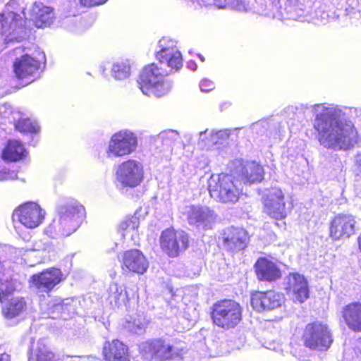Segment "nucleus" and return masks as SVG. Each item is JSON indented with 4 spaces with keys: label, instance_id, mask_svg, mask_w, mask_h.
<instances>
[{
    "label": "nucleus",
    "instance_id": "1",
    "mask_svg": "<svg viewBox=\"0 0 361 361\" xmlns=\"http://www.w3.org/2000/svg\"><path fill=\"white\" fill-rule=\"evenodd\" d=\"M311 109L314 115L313 128L316 137L324 148L334 151H347L355 147L359 141L358 132L353 123L344 118L343 109L335 105L301 104L290 106L286 113L295 114L297 118L303 116Z\"/></svg>",
    "mask_w": 361,
    "mask_h": 361
},
{
    "label": "nucleus",
    "instance_id": "2",
    "mask_svg": "<svg viewBox=\"0 0 361 361\" xmlns=\"http://www.w3.org/2000/svg\"><path fill=\"white\" fill-rule=\"evenodd\" d=\"M54 19L53 9L42 3L35 2L26 13L23 0H11L0 14V51L26 37V20L43 28L51 25Z\"/></svg>",
    "mask_w": 361,
    "mask_h": 361
},
{
    "label": "nucleus",
    "instance_id": "3",
    "mask_svg": "<svg viewBox=\"0 0 361 361\" xmlns=\"http://www.w3.org/2000/svg\"><path fill=\"white\" fill-rule=\"evenodd\" d=\"M56 212V217L45 229L51 238L69 236L78 230L85 216V207L73 199L61 202Z\"/></svg>",
    "mask_w": 361,
    "mask_h": 361
},
{
    "label": "nucleus",
    "instance_id": "4",
    "mask_svg": "<svg viewBox=\"0 0 361 361\" xmlns=\"http://www.w3.org/2000/svg\"><path fill=\"white\" fill-rule=\"evenodd\" d=\"M168 74L163 67L154 63L145 67L137 81L140 90L147 96L161 97L167 94L172 88V82L165 78Z\"/></svg>",
    "mask_w": 361,
    "mask_h": 361
},
{
    "label": "nucleus",
    "instance_id": "5",
    "mask_svg": "<svg viewBox=\"0 0 361 361\" xmlns=\"http://www.w3.org/2000/svg\"><path fill=\"white\" fill-rule=\"evenodd\" d=\"M212 198L222 203H235L242 192L241 181L229 174H212L208 180Z\"/></svg>",
    "mask_w": 361,
    "mask_h": 361
},
{
    "label": "nucleus",
    "instance_id": "6",
    "mask_svg": "<svg viewBox=\"0 0 361 361\" xmlns=\"http://www.w3.org/2000/svg\"><path fill=\"white\" fill-rule=\"evenodd\" d=\"M24 49L19 47L13 49L16 55H20L16 58L13 63V71L15 76L20 80H27L30 83L34 81L39 75V70L42 61L45 60L43 52L39 54L40 58H35L27 53L24 52Z\"/></svg>",
    "mask_w": 361,
    "mask_h": 361
},
{
    "label": "nucleus",
    "instance_id": "7",
    "mask_svg": "<svg viewBox=\"0 0 361 361\" xmlns=\"http://www.w3.org/2000/svg\"><path fill=\"white\" fill-rule=\"evenodd\" d=\"M212 318L214 324L223 329L235 327L242 319V307L233 300H224L214 305Z\"/></svg>",
    "mask_w": 361,
    "mask_h": 361
},
{
    "label": "nucleus",
    "instance_id": "8",
    "mask_svg": "<svg viewBox=\"0 0 361 361\" xmlns=\"http://www.w3.org/2000/svg\"><path fill=\"white\" fill-rule=\"evenodd\" d=\"M137 147V135L130 130H121L111 137L106 154L111 159L123 157L133 153Z\"/></svg>",
    "mask_w": 361,
    "mask_h": 361
},
{
    "label": "nucleus",
    "instance_id": "9",
    "mask_svg": "<svg viewBox=\"0 0 361 361\" xmlns=\"http://www.w3.org/2000/svg\"><path fill=\"white\" fill-rule=\"evenodd\" d=\"M145 177L142 163L130 159L121 162L116 170V182L123 188H135L141 184Z\"/></svg>",
    "mask_w": 361,
    "mask_h": 361
},
{
    "label": "nucleus",
    "instance_id": "10",
    "mask_svg": "<svg viewBox=\"0 0 361 361\" xmlns=\"http://www.w3.org/2000/svg\"><path fill=\"white\" fill-rule=\"evenodd\" d=\"M302 338L306 347L318 350H327L333 341L328 326L318 322L305 326Z\"/></svg>",
    "mask_w": 361,
    "mask_h": 361
},
{
    "label": "nucleus",
    "instance_id": "11",
    "mask_svg": "<svg viewBox=\"0 0 361 361\" xmlns=\"http://www.w3.org/2000/svg\"><path fill=\"white\" fill-rule=\"evenodd\" d=\"M263 204L264 213L278 220L286 218L291 209V204L279 188H272L267 191L263 197Z\"/></svg>",
    "mask_w": 361,
    "mask_h": 361
},
{
    "label": "nucleus",
    "instance_id": "12",
    "mask_svg": "<svg viewBox=\"0 0 361 361\" xmlns=\"http://www.w3.org/2000/svg\"><path fill=\"white\" fill-rule=\"evenodd\" d=\"M160 246L164 252L170 257H176L188 247V235L183 231L167 228L160 236Z\"/></svg>",
    "mask_w": 361,
    "mask_h": 361
},
{
    "label": "nucleus",
    "instance_id": "13",
    "mask_svg": "<svg viewBox=\"0 0 361 361\" xmlns=\"http://www.w3.org/2000/svg\"><path fill=\"white\" fill-rule=\"evenodd\" d=\"M45 212L33 202H26L18 207L13 212V217L28 228L38 227L44 221Z\"/></svg>",
    "mask_w": 361,
    "mask_h": 361
},
{
    "label": "nucleus",
    "instance_id": "14",
    "mask_svg": "<svg viewBox=\"0 0 361 361\" xmlns=\"http://www.w3.org/2000/svg\"><path fill=\"white\" fill-rule=\"evenodd\" d=\"M78 303L77 299L54 298L47 302L41 303L42 314L47 317L56 319L61 317L64 319L75 313L74 307Z\"/></svg>",
    "mask_w": 361,
    "mask_h": 361
},
{
    "label": "nucleus",
    "instance_id": "15",
    "mask_svg": "<svg viewBox=\"0 0 361 361\" xmlns=\"http://www.w3.org/2000/svg\"><path fill=\"white\" fill-rule=\"evenodd\" d=\"M185 214L188 224L199 231L211 229L216 217L213 210L204 206L190 205Z\"/></svg>",
    "mask_w": 361,
    "mask_h": 361
},
{
    "label": "nucleus",
    "instance_id": "16",
    "mask_svg": "<svg viewBox=\"0 0 361 361\" xmlns=\"http://www.w3.org/2000/svg\"><path fill=\"white\" fill-rule=\"evenodd\" d=\"M356 219L351 214H340L331 221L329 236L334 240L348 238L356 232Z\"/></svg>",
    "mask_w": 361,
    "mask_h": 361
},
{
    "label": "nucleus",
    "instance_id": "17",
    "mask_svg": "<svg viewBox=\"0 0 361 361\" xmlns=\"http://www.w3.org/2000/svg\"><path fill=\"white\" fill-rule=\"evenodd\" d=\"M286 293L295 302H304L309 298V288L306 279L298 273H290L283 281Z\"/></svg>",
    "mask_w": 361,
    "mask_h": 361
},
{
    "label": "nucleus",
    "instance_id": "18",
    "mask_svg": "<svg viewBox=\"0 0 361 361\" xmlns=\"http://www.w3.org/2000/svg\"><path fill=\"white\" fill-rule=\"evenodd\" d=\"M283 302V295L274 290L257 291L251 295V305L257 312L274 310L280 307Z\"/></svg>",
    "mask_w": 361,
    "mask_h": 361
},
{
    "label": "nucleus",
    "instance_id": "19",
    "mask_svg": "<svg viewBox=\"0 0 361 361\" xmlns=\"http://www.w3.org/2000/svg\"><path fill=\"white\" fill-rule=\"evenodd\" d=\"M62 280V273L59 269H47L39 274L31 276V286L39 292L48 293Z\"/></svg>",
    "mask_w": 361,
    "mask_h": 361
},
{
    "label": "nucleus",
    "instance_id": "20",
    "mask_svg": "<svg viewBox=\"0 0 361 361\" xmlns=\"http://www.w3.org/2000/svg\"><path fill=\"white\" fill-rule=\"evenodd\" d=\"M122 268L137 274H145L148 267L149 262L142 252L138 250H129L122 255Z\"/></svg>",
    "mask_w": 361,
    "mask_h": 361
},
{
    "label": "nucleus",
    "instance_id": "21",
    "mask_svg": "<svg viewBox=\"0 0 361 361\" xmlns=\"http://www.w3.org/2000/svg\"><path fill=\"white\" fill-rule=\"evenodd\" d=\"M27 309V303L23 297H13L2 303V314L10 325L18 323Z\"/></svg>",
    "mask_w": 361,
    "mask_h": 361
},
{
    "label": "nucleus",
    "instance_id": "22",
    "mask_svg": "<svg viewBox=\"0 0 361 361\" xmlns=\"http://www.w3.org/2000/svg\"><path fill=\"white\" fill-rule=\"evenodd\" d=\"M221 239L225 249L230 251H238L246 247L248 237L245 230L232 227L224 231Z\"/></svg>",
    "mask_w": 361,
    "mask_h": 361
},
{
    "label": "nucleus",
    "instance_id": "23",
    "mask_svg": "<svg viewBox=\"0 0 361 361\" xmlns=\"http://www.w3.org/2000/svg\"><path fill=\"white\" fill-rule=\"evenodd\" d=\"M341 314L350 330L361 332V302H353L345 305L342 309Z\"/></svg>",
    "mask_w": 361,
    "mask_h": 361
},
{
    "label": "nucleus",
    "instance_id": "24",
    "mask_svg": "<svg viewBox=\"0 0 361 361\" xmlns=\"http://www.w3.org/2000/svg\"><path fill=\"white\" fill-rule=\"evenodd\" d=\"M27 155L24 144L17 140H8L1 152V158L9 164L23 160Z\"/></svg>",
    "mask_w": 361,
    "mask_h": 361
},
{
    "label": "nucleus",
    "instance_id": "25",
    "mask_svg": "<svg viewBox=\"0 0 361 361\" xmlns=\"http://www.w3.org/2000/svg\"><path fill=\"white\" fill-rule=\"evenodd\" d=\"M195 8L209 7L212 4L218 8L231 7L240 11H247L251 6L245 0H188Z\"/></svg>",
    "mask_w": 361,
    "mask_h": 361
},
{
    "label": "nucleus",
    "instance_id": "26",
    "mask_svg": "<svg viewBox=\"0 0 361 361\" xmlns=\"http://www.w3.org/2000/svg\"><path fill=\"white\" fill-rule=\"evenodd\" d=\"M255 271L260 281H274L281 276V271L276 264L266 258H260L257 261Z\"/></svg>",
    "mask_w": 361,
    "mask_h": 361
},
{
    "label": "nucleus",
    "instance_id": "27",
    "mask_svg": "<svg viewBox=\"0 0 361 361\" xmlns=\"http://www.w3.org/2000/svg\"><path fill=\"white\" fill-rule=\"evenodd\" d=\"M103 353L105 358L109 361H128V353L126 345L118 340L106 342Z\"/></svg>",
    "mask_w": 361,
    "mask_h": 361
},
{
    "label": "nucleus",
    "instance_id": "28",
    "mask_svg": "<svg viewBox=\"0 0 361 361\" xmlns=\"http://www.w3.org/2000/svg\"><path fill=\"white\" fill-rule=\"evenodd\" d=\"M241 178V183H253L260 182L263 179V168L255 161H247L242 164L239 171Z\"/></svg>",
    "mask_w": 361,
    "mask_h": 361
},
{
    "label": "nucleus",
    "instance_id": "29",
    "mask_svg": "<svg viewBox=\"0 0 361 361\" xmlns=\"http://www.w3.org/2000/svg\"><path fill=\"white\" fill-rule=\"evenodd\" d=\"M156 57L160 63V67L166 66L171 69L178 71L183 66V58L178 49L157 51Z\"/></svg>",
    "mask_w": 361,
    "mask_h": 361
},
{
    "label": "nucleus",
    "instance_id": "30",
    "mask_svg": "<svg viewBox=\"0 0 361 361\" xmlns=\"http://www.w3.org/2000/svg\"><path fill=\"white\" fill-rule=\"evenodd\" d=\"M21 283L6 275L4 272L0 276V301L3 303L15 292L20 290Z\"/></svg>",
    "mask_w": 361,
    "mask_h": 361
},
{
    "label": "nucleus",
    "instance_id": "31",
    "mask_svg": "<svg viewBox=\"0 0 361 361\" xmlns=\"http://www.w3.org/2000/svg\"><path fill=\"white\" fill-rule=\"evenodd\" d=\"M108 292V299L110 303L114 304L116 306L126 304V302L128 300V295L125 288L118 283H113L110 284Z\"/></svg>",
    "mask_w": 361,
    "mask_h": 361
},
{
    "label": "nucleus",
    "instance_id": "32",
    "mask_svg": "<svg viewBox=\"0 0 361 361\" xmlns=\"http://www.w3.org/2000/svg\"><path fill=\"white\" fill-rule=\"evenodd\" d=\"M178 356H179L178 348L166 343L164 340L159 339V345L155 357L157 361H166Z\"/></svg>",
    "mask_w": 361,
    "mask_h": 361
},
{
    "label": "nucleus",
    "instance_id": "33",
    "mask_svg": "<svg viewBox=\"0 0 361 361\" xmlns=\"http://www.w3.org/2000/svg\"><path fill=\"white\" fill-rule=\"evenodd\" d=\"M54 353L41 341H39L35 348L31 350L29 361H59Z\"/></svg>",
    "mask_w": 361,
    "mask_h": 361
},
{
    "label": "nucleus",
    "instance_id": "34",
    "mask_svg": "<svg viewBox=\"0 0 361 361\" xmlns=\"http://www.w3.org/2000/svg\"><path fill=\"white\" fill-rule=\"evenodd\" d=\"M139 224V219L136 216H132L121 222L119 226V231L121 232V235L124 238L130 237L132 240L135 241L137 238V228Z\"/></svg>",
    "mask_w": 361,
    "mask_h": 361
},
{
    "label": "nucleus",
    "instance_id": "35",
    "mask_svg": "<svg viewBox=\"0 0 361 361\" xmlns=\"http://www.w3.org/2000/svg\"><path fill=\"white\" fill-rule=\"evenodd\" d=\"M111 75L117 80L127 79L130 75V66L127 60L117 61L111 68Z\"/></svg>",
    "mask_w": 361,
    "mask_h": 361
},
{
    "label": "nucleus",
    "instance_id": "36",
    "mask_svg": "<svg viewBox=\"0 0 361 361\" xmlns=\"http://www.w3.org/2000/svg\"><path fill=\"white\" fill-rule=\"evenodd\" d=\"M13 126L21 133H37L39 130V126L36 121L23 118L20 114L19 118L13 123Z\"/></svg>",
    "mask_w": 361,
    "mask_h": 361
},
{
    "label": "nucleus",
    "instance_id": "37",
    "mask_svg": "<svg viewBox=\"0 0 361 361\" xmlns=\"http://www.w3.org/2000/svg\"><path fill=\"white\" fill-rule=\"evenodd\" d=\"M18 170L16 168L3 160L0 159V182L18 179Z\"/></svg>",
    "mask_w": 361,
    "mask_h": 361
},
{
    "label": "nucleus",
    "instance_id": "38",
    "mask_svg": "<svg viewBox=\"0 0 361 361\" xmlns=\"http://www.w3.org/2000/svg\"><path fill=\"white\" fill-rule=\"evenodd\" d=\"M20 112L14 111L9 104L5 103L0 106V123H13L19 118Z\"/></svg>",
    "mask_w": 361,
    "mask_h": 361
},
{
    "label": "nucleus",
    "instance_id": "39",
    "mask_svg": "<svg viewBox=\"0 0 361 361\" xmlns=\"http://www.w3.org/2000/svg\"><path fill=\"white\" fill-rule=\"evenodd\" d=\"M159 339L143 342L140 345V352L145 359L151 360L156 357Z\"/></svg>",
    "mask_w": 361,
    "mask_h": 361
},
{
    "label": "nucleus",
    "instance_id": "40",
    "mask_svg": "<svg viewBox=\"0 0 361 361\" xmlns=\"http://www.w3.org/2000/svg\"><path fill=\"white\" fill-rule=\"evenodd\" d=\"M147 321L142 315H137L132 321L127 322L126 328L135 334H141L145 329Z\"/></svg>",
    "mask_w": 361,
    "mask_h": 361
},
{
    "label": "nucleus",
    "instance_id": "41",
    "mask_svg": "<svg viewBox=\"0 0 361 361\" xmlns=\"http://www.w3.org/2000/svg\"><path fill=\"white\" fill-rule=\"evenodd\" d=\"M179 137L178 133L173 130H166L159 133V138L166 145H170Z\"/></svg>",
    "mask_w": 361,
    "mask_h": 361
},
{
    "label": "nucleus",
    "instance_id": "42",
    "mask_svg": "<svg viewBox=\"0 0 361 361\" xmlns=\"http://www.w3.org/2000/svg\"><path fill=\"white\" fill-rule=\"evenodd\" d=\"M197 145L202 148H211L210 130L207 129L199 133Z\"/></svg>",
    "mask_w": 361,
    "mask_h": 361
},
{
    "label": "nucleus",
    "instance_id": "43",
    "mask_svg": "<svg viewBox=\"0 0 361 361\" xmlns=\"http://www.w3.org/2000/svg\"><path fill=\"white\" fill-rule=\"evenodd\" d=\"M159 47L160 50L159 51H171V49H178L176 48V42L173 39L163 37L159 42Z\"/></svg>",
    "mask_w": 361,
    "mask_h": 361
},
{
    "label": "nucleus",
    "instance_id": "44",
    "mask_svg": "<svg viewBox=\"0 0 361 361\" xmlns=\"http://www.w3.org/2000/svg\"><path fill=\"white\" fill-rule=\"evenodd\" d=\"M215 87L214 83L213 81L207 79H203L200 82V88L202 92H207Z\"/></svg>",
    "mask_w": 361,
    "mask_h": 361
},
{
    "label": "nucleus",
    "instance_id": "45",
    "mask_svg": "<svg viewBox=\"0 0 361 361\" xmlns=\"http://www.w3.org/2000/svg\"><path fill=\"white\" fill-rule=\"evenodd\" d=\"M231 130L228 129L220 130L217 131V138L220 145L224 144L227 141L231 134Z\"/></svg>",
    "mask_w": 361,
    "mask_h": 361
},
{
    "label": "nucleus",
    "instance_id": "46",
    "mask_svg": "<svg viewBox=\"0 0 361 361\" xmlns=\"http://www.w3.org/2000/svg\"><path fill=\"white\" fill-rule=\"evenodd\" d=\"M107 0H80L84 6H94L104 4Z\"/></svg>",
    "mask_w": 361,
    "mask_h": 361
},
{
    "label": "nucleus",
    "instance_id": "47",
    "mask_svg": "<svg viewBox=\"0 0 361 361\" xmlns=\"http://www.w3.org/2000/svg\"><path fill=\"white\" fill-rule=\"evenodd\" d=\"M217 131L210 130V142L211 148L220 145L219 140L217 138Z\"/></svg>",
    "mask_w": 361,
    "mask_h": 361
},
{
    "label": "nucleus",
    "instance_id": "48",
    "mask_svg": "<svg viewBox=\"0 0 361 361\" xmlns=\"http://www.w3.org/2000/svg\"><path fill=\"white\" fill-rule=\"evenodd\" d=\"M286 1L288 4V7H289L288 12L291 13L292 11H295L296 8L299 7V6H300L299 3H300V0H286Z\"/></svg>",
    "mask_w": 361,
    "mask_h": 361
},
{
    "label": "nucleus",
    "instance_id": "49",
    "mask_svg": "<svg viewBox=\"0 0 361 361\" xmlns=\"http://www.w3.org/2000/svg\"><path fill=\"white\" fill-rule=\"evenodd\" d=\"M357 170L361 173V152L355 157Z\"/></svg>",
    "mask_w": 361,
    "mask_h": 361
},
{
    "label": "nucleus",
    "instance_id": "50",
    "mask_svg": "<svg viewBox=\"0 0 361 361\" xmlns=\"http://www.w3.org/2000/svg\"><path fill=\"white\" fill-rule=\"evenodd\" d=\"M7 132L6 130L0 126V141H2L6 137Z\"/></svg>",
    "mask_w": 361,
    "mask_h": 361
},
{
    "label": "nucleus",
    "instance_id": "51",
    "mask_svg": "<svg viewBox=\"0 0 361 361\" xmlns=\"http://www.w3.org/2000/svg\"><path fill=\"white\" fill-rule=\"evenodd\" d=\"M0 361H11V357L7 353L0 354Z\"/></svg>",
    "mask_w": 361,
    "mask_h": 361
},
{
    "label": "nucleus",
    "instance_id": "52",
    "mask_svg": "<svg viewBox=\"0 0 361 361\" xmlns=\"http://www.w3.org/2000/svg\"><path fill=\"white\" fill-rule=\"evenodd\" d=\"M188 67L192 71H195L197 69V65L194 61H190L188 63Z\"/></svg>",
    "mask_w": 361,
    "mask_h": 361
},
{
    "label": "nucleus",
    "instance_id": "53",
    "mask_svg": "<svg viewBox=\"0 0 361 361\" xmlns=\"http://www.w3.org/2000/svg\"><path fill=\"white\" fill-rule=\"evenodd\" d=\"M79 361H100V360L94 357H84V358L80 360Z\"/></svg>",
    "mask_w": 361,
    "mask_h": 361
},
{
    "label": "nucleus",
    "instance_id": "54",
    "mask_svg": "<svg viewBox=\"0 0 361 361\" xmlns=\"http://www.w3.org/2000/svg\"><path fill=\"white\" fill-rule=\"evenodd\" d=\"M358 245H359V249L361 251V234L360 235V236L358 238Z\"/></svg>",
    "mask_w": 361,
    "mask_h": 361
},
{
    "label": "nucleus",
    "instance_id": "55",
    "mask_svg": "<svg viewBox=\"0 0 361 361\" xmlns=\"http://www.w3.org/2000/svg\"><path fill=\"white\" fill-rule=\"evenodd\" d=\"M199 58H200V59L202 61H204V56H202V55H199Z\"/></svg>",
    "mask_w": 361,
    "mask_h": 361
},
{
    "label": "nucleus",
    "instance_id": "56",
    "mask_svg": "<svg viewBox=\"0 0 361 361\" xmlns=\"http://www.w3.org/2000/svg\"><path fill=\"white\" fill-rule=\"evenodd\" d=\"M34 253V250H30L28 253V255H31Z\"/></svg>",
    "mask_w": 361,
    "mask_h": 361
},
{
    "label": "nucleus",
    "instance_id": "57",
    "mask_svg": "<svg viewBox=\"0 0 361 361\" xmlns=\"http://www.w3.org/2000/svg\"><path fill=\"white\" fill-rule=\"evenodd\" d=\"M4 95V93L3 92H0V97H2Z\"/></svg>",
    "mask_w": 361,
    "mask_h": 361
},
{
    "label": "nucleus",
    "instance_id": "58",
    "mask_svg": "<svg viewBox=\"0 0 361 361\" xmlns=\"http://www.w3.org/2000/svg\"><path fill=\"white\" fill-rule=\"evenodd\" d=\"M258 126V123H256L253 126L255 127V126Z\"/></svg>",
    "mask_w": 361,
    "mask_h": 361
}]
</instances>
